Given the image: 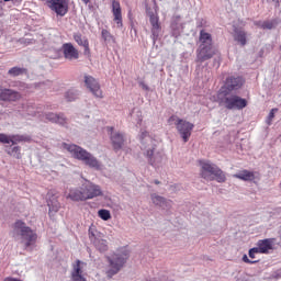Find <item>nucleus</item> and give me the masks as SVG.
Instances as JSON below:
<instances>
[{
	"label": "nucleus",
	"mask_w": 281,
	"mask_h": 281,
	"mask_svg": "<svg viewBox=\"0 0 281 281\" xmlns=\"http://www.w3.org/2000/svg\"><path fill=\"white\" fill-rule=\"evenodd\" d=\"M61 148L69 153L72 159L81 161L82 164H85V166H88V168H92L93 170H102V162L97 157H94L93 154L82 148L81 146L76 144L63 143Z\"/></svg>",
	"instance_id": "obj_1"
},
{
	"label": "nucleus",
	"mask_w": 281,
	"mask_h": 281,
	"mask_svg": "<svg viewBox=\"0 0 281 281\" xmlns=\"http://www.w3.org/2000/svg\"><path fill=\"white\" fill-rule=\"evenodd\" d=\"M140 149L148 164L154 168H159L164 164V154L157 151V140L148 132H142L140 134Z\"/></svg>",
	"instance_id": "obj_2"
},
{
	"label": "nucleus",
	"mask_w": 281,
	"mask_h": 281,
	"mask_svg": "<svg viewBox=\"0 0 281 281\" xmlns=\"http://www.w3.org/2000/svg\"><path fill=\"white\" fill-rule=\"evenodd\" d=\"M10 234L14 240H20L21 238L26 249L34 247V245H36V240L38 239L36 231L32 229V227L27 226V224L21 220H16L13 223Z\"/></svg>",
	"instance_id": "obj_3"
},
{
	"label": "nucleus",
	"mask_w": 281,
	"mask_h": 281,
	"mask_svg": "<svg viewBox=\"0 0 281 281\" xmlns=\"http://www.w3.org/2000/svg\"><path fill=\"white\" fill-rule=\"evenodd\" d=\"M128 258H131V250L126 247L119 248L116 251L108 256V267L105 269L106 277L113 278V276H117L120 270L124 269L126 262H128Z\"/></svg>",
	"instance_id": "obj_4"
},
{
	"label": "nucleus",
	"mask_w": 281,
	"mask_h": 281,
	"mask_svg": "<svg viewBox=\"0 0 281 281\" xmlns=\"http://www.w3.org/2000/svg\"><path fill=\"white\" fill-rule=\"evenodd\" d=\"M200 176L202 179H205V181L216 180L217 183H225L227 180L225 172L210 160H200Z\"/></svg>",
	"instance_id": "obj_5"
},
{
	"label": "nucleus",
	"mask_w": 281,
	"mask_h": 281,
	"mask_svg": "<svg viewBox=\"0 0 281 281\" xmlns=\"http://www.w3.org/2000/svg\"><path fill=\"white\" fill-rule=\"evenodd\" d=\"M220 106H225L228 111H243L247 106V99L240 98L232 92H217Z\"/></svg>",
	"instance_id": "obj_6"
},
{
	"label": "nucleus",
	"mask_w": 281,
	"mask_h": 281,
	"mask_svg": "<svg viewBox=\"0 0 281 281\" xmlns=\"http://www.w3.org/2000/svg\"><path fill=\"white\" fill-rule=\"evenodd\" d=\"M169 124L175 123L176 128L180 135V137L183 139L184 144L190 140V137L192 136V131H194V125L183 119H179L177 115H172L168 120Z\"/></svg>",
	"instance_id": "obj_7"
},
{
	"label": "nucleus",
	"mask_w": 281,
	"mask_h": 281,
	"mask_svg": "<svg viewBox=\"0 0 281 281\" xmlns=\"http://www.w3.org/2000/svg\"><path fill=\"white\" fill-rule=\"evenodd\" d=\"M243 85H245V78L240 76H229L226 78L223 87H221L217 93H232L238 91L239 89H243Z\"/></svg>",
	"instance_id": "obj_8"
},
{
	"label": "nucleus",
	"mask_w": 281,
	"mask_h": 281,
	"mask_svg": "<svg viewBox=\"0 0 281 281\" xmlns=\"http://www.w3.org/2000/svg\"><path fill=\"white\" fill-rule=\"evenodd\" d=\"M81 190H83L86 201L95 199L98 196H102L104 194L102 192V187H100V184H95L87 179H85L83 182L81 183Z\"/></svg>",
	"instance_id": "obj_9"
},
{
	"label": "nucleus",
	"mask_w": 281,
	"mask_h": 281,
	"mask_svg": "<svg viewBox=\"0 0 281 281\" xmlns=\"http://www.w3.org/2000/svg\"><path fill=\"white\" fill-rule=\"evenodd\" d=\"M86 267H87V263H85V261L77 259L72 263V270L70 272L71 280L72 281H87V277H85V268Z\"/></svg>",
	"instance_id": "obj_10"
},
{
	"label": "nucleus",
	"mask_w": 281,
	"mask_h": 281,
	"mask_svg": "<svg viewBox=\"0 0 281 281\" xmlns=\"http://www.w3.org/2000/svg\"><path fill=\"white\" fill-rule=\"evenodd\" d=\"M85 85L94 98H104L102 88H100V82L98 81V79L93 78L92 76H85Z\"/></svg>",
	"instance_id": "obj_11"
},
{
	"label": "nucleus",
	"mask_w": 281,
	"mask_h": 281,
	"mask_svg": "<svg viewBox=\"0 0 281 281\" xmlns=\"http://www.w3.org/2000/svg\"><path fill=\"white\" fill-rule=\"evenodd\" d=\"M21 92L0 86V102H19Z\"/></svg>",
	"instance_id": "obj_12"
},
{
	"label": "nucleus",
	"mask_w": 281,
	"mask_h": 281,
	"mask_svg": "<svg viewBox=\"0 0 281 281\" xmlns=\"http://www.w3.org/2000/svg\"><path fill=\"white\" fill-rule=\"evenodd\" d=\"M47 205H48V214L52 216L56 214L60 210V203L58 202V195H56V191L50 190L47 193Z\"/></svg>",
	"instance_id": "obj_13"
},
{
	"label": "nucleus",
	"mask_w": 281,
	"mask_h": 281,
	"mask_svg": "<svg viewBox=\"0 0 281 281\" xmlns=\"http://www.w3.org/2000/svg\"><path fill=\"white\" fill-rule=\"evenodd\" d=\"M216 54L214 46H200L198 49L196 61L205 63V60H210Z\"/></svg>",
	"instance_id": "obj_14"
},
{
	"label": "nucleus",
	"mask_w": 281,
	"mask_h": 281,
	"mask_svg": "<svg viewBox=\"0 0 281 281\" xmlns=\"http://www.w3.org/2000/svg\"><path fill=\"white\" fill-rule=\"evenodd\" d=\"M110 133V139L114 150H122L124 148V134L120 132H113V127H108Z\"/></svg>",
	"instance_id": "obj_15"
},
{
	"label": "nucleus",
	"mask_w": 281,
	"mask_h": 281,
	"mask_svg": "<svg viewBox=\"0 0 281 281\" xmlns=\"http://www.w3.org/2000/svg\"><path fill=\"white\" fill-rule=\"evenodd\" d=\"M50 9L58 14V16H65L67 14L69 7L67 0H49Z\"/></svg>",
	"instance_id": "obj_16"
},
{
	"label": "nucleus",
	"mask_w": 281,
	"mask_h": 281,
	"mask_svg": "<svg viewBox=\"0 0 281 281\" xmlns=\"http://www.w3.org/2000/svg\"><path fill=\"white\" fill-rule=\"evenodd\" d=\"M64 58L67 60H78L80 57V54L78 53V49L74 47V44L71 43H65L61 46Z\"/></svg>",
	"instance_id": "obj_17"
},
{
	"label": "nucleus",
	"mask_w": 281,
	"mask_h": 281,
	"mask_svg": "<svg viewBox=\"0 0 281 281\" xmlns=\"http://www.w3.org/2000/svg\"><path fill=\"white\" fill-rule=\"evenodd\" d=\"M112 14L114 23H116V27L122 30L124 27V22L122 21V7L120 5V1H112Z\"/></svg>",
	"instance_id": "obj_18"
},
{
	"label": "nucleus",
	"mask_w": 281,
	"mask_h": 281,
	"mask_svg": "<svg viewBox=\"0 0 281 281\" xmlns=\"http://www.w3.org/2000/svg\"><path fill=\"white\" fill-rule=\"evenodd\" d=\"M149 23L151 25V38L154 44L157 43L159 34H161V25H159V18L155 14L149 15Z\"/></svg>",
	"instance_id": "obj_19"
},
{
	"label": "nucleus",
	"mask_w": 281,
	"mask_h": 281,
	"mask_svg": "<svg viewBox=\"0 0 281 281\" xmlns=\"http://www.w3.org/2000/svg\"><path fill=\"white\" fill-rule=\"evenodd\" d=\"M25 136L23 135H8L0 133V144H12V146H16V144H21V142H25Z\"/></svg>",
	"instance_id": "obj_20"
},
{
	"label": "nucleus",
	"mask_w": 281,
	"mask_h": 281,
	"mask_svg": "<svg viewBox=\"0 0 281 281\" xmlns=\"http://www.w3.org/2000/svg\"><path fill=\"white\" fill-rule=\"evenodd\" d=\"M151 203L158 207H161L162 210H170V207H172V201L155 193L151 194Z\"/></svg>",
	"instance_id": "obj_21"
},
{
	"label": "nucleus",
	"mask_w": 281,
	"mask_h": 281,
	"mask_svg": "<svg viewBox=\"0 0 281 281\" xmlns=\"http://www.w3.org/2000/svg\"><path fill=\"white\" fill-rule=\"evenodd\" d=\"M44 117L45 120H47V122H52L53 124H59V126H65V124H67V117H65V114L48 112L45 114Z\"/></svg>",
	"instance_id": "obj_22"
},
{
	"label": "nucleus",
	"mask_w": 281,
	"mask_h": 281,
	"mask_svg": "<svg viewBox=\"0 0 281 281\" xmlns=\"http://www.w3.org/2000/svg\"><path fill=\"white\" fill-rule=\"evenodd\" d=\"M181 32H183V23H181V16L177 15L171 22V34L175 38H178V36H181Z\"/></svg>",
	"instance_id": "obj_23"
},
{
	"label": "nucleus",
	"mask_w": 281,
	"mask_h": 281,
	"mask_svg": "<svg viewBox=\"0 0 281 281\" xmlns=\"http://www.w3.org/2000/svg\"><path fill=\"white\" fill-rule=\"evenodd\" d=\"M74 38L77 45H80L81 47H83L85 56H89V54H91V50L89 49V40H87V37L82 36V34L80 33H75Z\"/></svg>",
	"instance_id": "obj_24"
},
{
	"label": "nucleus",
	"mask_w": 281,
	"mask_h": 281,
	"mask_svg": "<svg viewBox=\"0 0 281 281\" xmlns=\"http://www.w3.org/2000/svg\"><path fill=\"white\" fill-rule=\"evenodd\" d=\"M259 254H269L270 249H273V239H261L257 243Z\"/></svg>",
	"instance_id": "obj_25"
},
{
	"label": "nucleus",
	"mask_w": 281,
	"mask_h": 281,
	"mask_svg": "<svg viewBox=\"0 0 281 281\" xmlns=\"http://www.w3.org/2000/svg\"><path fill=\"white\" fill-rule=\"evenodd\" d=\"M235 179H240V181H254L256 179V173L247 169L239 171L238 173L233 175Z\"/></svg>",
	"instance_id": "obj_26"
},
{
	"label": "nucleus",
	"mask_w": 281,
	"mask_h": 281,
	"mask_svg": "<svg viewBox=\"0 0 281 281\" xmlns=\"http://www.w3.org/2000/svg\"><path fill=\"white\" fill-rule=\"evenodd\" d=\"M68 199L71 201H87L85 195V190L80 189H71L68 194Z\"/></svg>",
	"instance_id": "obj_27"
},
{
	"label": "nucleus",
	"mask_w": 281,
	"mask_h": 281,
	"mask_svg": "<svg viewBox=\"0 0 281 281\" xmlns=\"http://www.w3.org/2000/svg\"><path fill=\"white\" fill-rule=\"evenodd\" d=\"M92 243L95 249H98V251H100L101 254H104V251H109V241H106V239L99 237L98 239H94Z\"/></svg>",
	"instance_id": "obj_28"
},
{
	"label": "nucleus",
	"mask_w": 281,
	"mask_h": 281,
	"mask_svg": "<svg viewBox=\"0 0 281 281\" xmlns=\"http://www.w3.org/2000/svg\"><path fill=\"white\" fill-rule=\"evenodd\" d=\"M234 38L236 43H239V45H241V47H245V45H247V33L245 31L236 29Z\"/></svg>",
	"instance_id": "obj_29"
},
{
	"label": "nucleus",
	"mask_w": 281,
	"mask_h": 281,
	"mask_svg": "<svg viewBox=\"0 0 281 281\" xmlns=\"http://www.w3.org/2000/svg\"><path fill=\"white\" fill-rule=\"evenodd\" d=\"M200 46L212 47V34L201 31L200 32Z\"/></svg>",
	"instance_id": "obj_30"
},
{
	"label": "nucleus",
	"mask_w": 281,
	"mask_h": 281,
	"mask_svg": "<svg viewBox=\"0 0 281 281\" xmlns=\"http://www.w3.org/2000/svg\"><path fill=\"white\" fill-rule=\"evenodd\" d=\"M5 153L10 155V157H14L15 159H21V147H5Z\"/></svg>",
	"instance_id": "obj_31"
},
{
	"label": "nucleus",
	"mask_w": 281,
	"mask_h": 281,
	"mask_svg": "<svg viewBox=\"0 0 281 281\" xmlns=\"http://www.w3.org/2000/svg\"><path fill=\"white\" fill-rule=\"evenodd\" d=\"M131 117H132V122L133 124H136V126H140L142 125V111L139 110H133L131 113Z\"/></svg>",
	"instance_id": "obj_32"
},
{
	"label": "nucleus",
	"mask_w": 281,
	"mask_h": 281,
	"mask_svg": "<svg viewBox=\"0 0 281 281\" xmlns=\"http://www.w3.org/2000/svg\"><path fill=\"white\" fill-rule=\"evenodd\" d=\"M80 97V92H78V90H68L65 94V98L68 102H74L75 100H78V98Z\"/></svg>",
	"instance_id": "obj_33"
},
{
	"label": "nucleus",
	"mask_w": 281,
	"mask_h": 281,
	"mask_svg": "<svg viewBox=\"0 0 281 281\" xmlns=\"http://www.w3.org/2000/svg\"><path fill=\"white\" fill-rule=\"evenodd\" d=\"M98 216L102 221H111V211H109L106 209H101L98 211Z\"/></svg>",
	"instance_id": "obj_34"
},
{
	"label": "nucleus",
	"mask_w": 281,
	"mask_h": 281,
	"mask_svg": "<svg viewBox=\"0 0 281 281\" xmlns=\"http://www.w3.org/2000/svg\"><path fill=\"white\" fill-rule=\"evenodd\" d=\"M89 238L92 243L93 240H98L99 238H101L100 232H98L94 226H90L89 228Z\"/></svg>",
	"instance_id": "obj_35"
},
{
	"label": "nucleus",
	"mask_w": 281,
	"mask_h": 281,
	"mask_svg": "<svg viewBox=\"0 0 281 281\" xmlns=\"http://www.w3.org/2000/svg\"><path fill=\"white\" fill-rule=\"evenodd\" d=\"M23 74H25V69L21 67H13L9 69V76H13V78H15L16 76H23Z\"/></svg>",
	"instance_id": "obj_36"
},
{
	"label": "nucleus",
	"mask_w": 281,
	"mask_h": 281,
	"mask_svg": "<svg viewBox=\"0 0 281 281\" xmlns=\"http://www.w3.org/2000/svg\"><path fill=\"white\" fill-rule=\"evenodd\" d=\"M101 36L106 43H111V41L115 42V37L108 30L101 31Z\"/></svg>",
	"instance_id": "obj_37"
},
{
	"label": "nucleus",
	"mask_w": 281,
	"mask_h": 281,
	"mask_svg": "<svg viewBox=\"0 0 281 281\" xmlns=\"http://www.w3.org/2000/svg\"><path fill=\"white\" fill-rule=\"evenodd\" d=\"M260 27H261L262 30H273V22H269V21L262 22V23L260 24Z\"/></svg>",
	"instance_id": "obj_38"
},
{
	"label": "nucleus",
	"mask_w": 281,
	"mask_h": 281,
	"mask_svg": "<svg viewBox=\"0 0 281 281\" xmlns=\"http://www.w3.org/2000/svg\"><path fill=\"white\" fill-rule=\"evenodd\" d=\"M276 113H278V109L274 108L270 111L269 115H268V124L270 125L271 122L273 121V117H276Z\"/></svg>",
	"instance_id": "obj_39"
},
{
	"label": "nucleus",
	"mask_w": 281,
	"mask_h": 281,
	"mask_svg": "<svg viewBox=\"0 0 281 281\" xmlns=\"http://www.w3.org/2000/svg\"><path fill=\"white\" fill-rule=\"evenodd\" d=\"M258 254H260V252L258 251V248H257V247H254V248H251V249L249 250L248 256H249V258L254 259V258H256V255H258Z\"/></svg>",
	"instance_id": "obj_40"
},
{
	"label": "nucleus",
	"mask_w": 281,
	"mask_h": 281,
	"mask_svg": "<svg viewBox=\"0 0 281 281\" xmlns=\"http://www.w3.org/2000/svg\"><path fill=\"white\" fill-rule=\"evenodd\" d=\"M243 261L246 262L247 265H256V262H258V260L249 259V257L247 255L243 256Z\"/></svg>",
	"instance_id": "obj_41"
},
{
	"label": "nucleus",
	"mask_w": 281,
	"mask_h": 281,
	"mask_svg": "<svg viewBox=\"0 0 281 281\" xmlns=\"http://www.w3.org/2000/svg\"><path fill=\"white\" fill-rule=\"evenodd\" d=\"M138 85H139V87H140L142 89H144V91H148L149 88H148V85H146V82L139 81Z\"/></svg>",
	"instance_id": "obj_42"
},
{
	"label": "nucleus",
	"mask_w": 281,
	"mask_h": 281,
	"mask_svg": "<svg viewBox=\"0 0 281 281\" xmlns=\"http://www.w3.org/2000/svg\"><path fill=\"white\" fill-rule=\"evenodd\" d=\"M273 278H276L277 280L281 278V268L273 272Z\"/></svg>",
	"instance_id": "obj_43"
},
{
	"label": "nucleus",
	"mask_w": 281,
	"mask_h": 281,
	"mask_svg": "<svg viewBox=\"0 0 281 281\" xmlns=\"http://www.w3.org/2000/svg\"><path fill=\"white\" fill-rule=\"evenodd\" d=\"M4 281H21V279L9 277V278H5Z\"/></svg>",
	"instance_id": "obj_44"
},
{
	"label": "nucleus",
	"mask_w": 281,
	"mask_h": 281,
	"mask_svg": "<svg viewBox=\"0 0 281 281\" xmlns=\"http://www.w3.org/2000/svg\"><path fill=\"white\" fill-rule=\"evenodd\" d=\"M273 3H277V5H280V0H272Z\"/></svg>",
	"instance_id": "obj_45"
},
{
	"label": "nucleus",
	"mask_w": 281,
	"mask_h": 281,
	"mask_svg": "<svg viewBox=\"0 0 281 281\" xmlns=\"http://www.w3.org/2000/svg\"><path fill=\"white\" fill-rule=\"evenodd\" d=\"M83 3H89V0H82Z\"/></svg>",
	"instance_id": "obj_46"
},
{
	"label": "nucleus",
	"mask_w": 281,
	"mask_h": 281,
	"mask_svg": "<svg viewBox=\"0 0 281 281\" xmlns=\"http://www.w3.org/2000/svg\"><path fill=\"white\" fill-rule=\"evenodd\" d=\"M3 1L8 2V1H12V0H3Z\"/></svg>",
	"instance_id": "obj_47"
},
{
	"label": "nucleus",
	"mask_w": 281,
	"mask_h": 281,
	"mask_svg": "<svg viewBox=\"0 0 281 281\" xmlns=\"http://www.w3.org/2000/svg\"><path fill=\"white\" fill-rule=\"evenodd\" d=\"M33 115H35V116H36V115H38V114L34 113Z\"/></svg>",
	"instance_id": "obj_48"
},
{
	"label": "nucleus",
	"mask_w": 281,
	"mask_h": 281,
	"mask_svg": "<svg viewBox=\"0 0 281 281\" xmlns=\"http://www.w3.org/2000/svg\"><path fill=\"white\" fill-rule=\"evenodd\" d=\"M0 36H1V31H0Z\"/></svg>",
	"instance_id": "obj_49"
}]
</instances>
